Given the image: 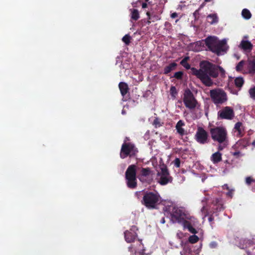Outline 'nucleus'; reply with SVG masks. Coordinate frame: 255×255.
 <instances>
[{
    "mask_svg": "<svg viewBox=\"0 0 255 255\" xmlns=\"http://www.w3.org/2000/svg\"><path fill=\"white\" fill-rule=\"evenodd\" d=\"M225 73L224 70L220 66H217L208 61H202L200 64V69L194 68L191 69L192 74L199 78L202 82L207 86H212L213 82L211 78H216L218 72Z\"/></svg>",
    "mask_w": 255,
    "mask_h": 255,
    "instance_id": "1",
    "label": "nucleus"
},
{
    "mask_svg": "<svg viewBox=\"0 0 255 255\" xmlns=\"http://www.w3.org/2000/svg\"><path fill=\"white\" fill-rule=\"evenodd\" d=\"M205 42L210 50L218 55L221 54L222 52L226 51L228 49L226 39L220 40L216 36H209L205 39Z\"/></svg>",
    "mask_w": 255,
    "mask_h": 255,
    "instance_id": "2",
    "label": "nucleus"
},
{
    "mask_svg": "<svg viewBox=\"0 0 255 255\" xmlns=\"http://www.w3.org/2000/svg\"><path fill=\"white\" fill-rule=\"evenodd\" d=\"M210 133L212 139L219 143L225 145L228 142L227 131L223 127H217L210 128Z\"/></svg>",
    "mask_w": 255,
    "mask_h": 255,
    "instance_id": "3",
    "label": "nucleus"
},
{
    "mask_svg": "<svg viewBox=\"0 0 255 255\" xmlns=\"http://www.w3.org/2000/svg\"><path fill=\"white\" fill-rule=\"evenodd\" d=\"M160 201V196L156 191L147 192L143 197V204L149 209L155 208Z\"/></svg>",
    "mask_w": 255,
    "mask_h": 255,
    "instance_id": "4",
    "label": "nucleus"
},
{
    "mask_svg": "<svg viewBox=\"0 0 255 255\" xmlns=\"http://www.w3.org/2000/svg\"><path fill=\"white\" fill-rule=\"evenodd\" d=\"M210 96L212 102L216 105L222 104L228 100L226 93L221 88H215L210 91Z\"/></svg>",
    "mask_w": 255,
    "mask_h": 255,
    "instance_id": "5",
    "label": "nucleus"
},
{
    "mask_svg": "<svg viewBox=\"0 0 255 255\" xmlns=\"http://www.w3.org/2000/svg\"><path fill=\"white\" fill-rule=\"evenodd\" d=\"M136 166L131 165L128 167L126 172L127 184L130 188H134L136 186Z\"/></svg>",
    "mask_w": 255,
    "mask_h": 255,
    "instance_id": "6",
    "label": "nucleus"
},
{
    "mask_svg": "<svg viewBox=\"0 0 255 255\" xmlns=\"http://www.w3.org/2000/svg\"><path fill=\"white\" fill-rule=\"evenodd\" d=\"M170 210H171V215L172 219L175 222L179 223L180 222H182L184 219H191V218L185 213L182 208L172 207Z\"/></svg>",
    "mask_w": 255,
    "mask_h": 255,
    "instance_id": "7",
    "label": "nucleus"
},
{
    "mask_svg": "<svg viewBox=\"0 0 255 255\" xmlns=\"http://www.w3.org/2000/svg\"><path fill=\"white\" fill-rule=\"evenodd\" d=\"M137 151L136 148L132 144L127 143L125 140L122 146L120 156L121 158H125L128 155H134Z\"/></svg>",
    "mask_w": 255,
    "mask_h": 255,
    "instance_id": "8",
    "label": "nucleus"
},
{
    "mask_svg": "<svg viewBox=\"0 0 255 255\" xmlns=\"http://www.w3.org/2000/svg\"><path fill=\"white\" fill-rule=\"evenodd\" d=\"M183 102L185 106L190 109H194L197 104L193 94L189 90H186L185 91L183 97Z\"/></svg>",
    "mask_w": 255,
    "mask_h": 255,
    "instance_id": "9",
    "label": "nucleus"
},
{
    "mask_svg": "<svg viewBox=\"0 0 255 255\" xmlns=\"http://www.w3.org/2000/svg\"><path fill=\"white\" fill-rule=\"evenodd\" d=\"M157 180L161 185H163L171 182L172 178L170 176L166 168L162 167L161 168L160 171L158 172Z\"/></svg>",
    "mask_w": 255,
    "mask_h": 255,
    "instance_id": "10",
    "label": "nucleus"
},
{
    "mask_svg": "<svg viewBox=\"0 0 255 255\" xmlns=\"http://www.w3.org/2000/svg\"><path fill=\"white\" fill-rule=\"evenodd\" d=\"M208 133L202 128L199 127L195 134L196 140L202 144L207 142Z\"/></svg>",
    "mask_w": 255,
    "mask_h": 255,
    "instance_id": "11",
    "label": "nucleus"
},
{
    "mask_svg": "<svg viewBox=\"0 0 255 255\" xmlns=\"http://www.w3.org/2000/svg\"><path fill=\"white\" fill-rule=\"evenodd\" d=\"M218 115L220 118L228 120H231L234 117L233 110L230 107L224 108L218 112Z\"/></svg>",
    "mask_w": 255,
    "mask_h": 255,
    "instance_id": "12",
    "label": "nucleus"
},
{
    "mask_svg": "<svg viewBox=\"0 0 255 255\" xmlns=\"http://www.w3.org/2000/svg\"><path fill=\"white\" fill-rule=\"evenodd\" d=\"M233 133L235 136L240 137L244 134L245 128L241 122L237 123L233 128Z\"/></svg>",
    "mask_w": 255,
    "mask_h": 255,
    "instance_id": "13",
    "label": "nucleus"
},
{
    "mask_svg": "<svg viewBox=\"0 0 255 255\" xmlns=\"http://www.w3.org/2000/svg\"><path fill=\"white\" fill-rule=\"evenodd\" d=\"M248 35H245L239 45L240 47L246 51H251L253 47L251 42L248 40Z\"/></svg>",
    "mask_w": 255,
    "mask_h": 255,
    "instance_id": "14",
    "label": "nucleus"
},
{
    "mask_svg": "<svg viewBox=\"0 0 255 255\" xmlns=\"http://www.w3.org/2000/svg\"><path fill=\"white\" fill-rule=\"evenodd\" d=\"M130 230L133 231V233L128 231L125 232V240L128 243L133 242L137 237V234L135 232V231L137 230L136 227L133 226Z\"/></svg>",
    "mask_w": 255,
    "mask_h": 255,
    "instance_id": "15",
    "label": "nucleus"
},
{
    "mask_svg": "<svg viewBox=\"0 0 255 255\" xmlns=\"http://www.w3.org/2000/svg\"><path fill=\"white\" fill-rule=\"evenodd\" d=\"M187 219H184L182 222H180L179 223L181 224L184 229H187L188 231L194 234L197 233V231L191 226V224L187 221Z\"/></svg>",
    "mask_w": 255,
    "mask_h": 255,
    "instance_id": "16",
    "label": "nucleus"
},
{
    "mask_svg": "<svg viewBox=\"0 0 255 255\" xmlns=\"http://www.w3.org/2000/svg\"><path fill=\"white\" fill-rule=\"evenodd\" d=\"M184 123L181 120L179 121L176 125V129L177 132L181 135L186 134V131L183 128V127L184 126Z\"/></svg>",
    "mask_w": 255,
    "mask_h": 255,
    "instance_id": "17",
    "label": "nucleus"
},
{
    "mask_svg": "<svg viewBox=\"0 0 255 255\" xmlns=\"http://www.w3.org/2000/svg\"><path fill=\"white\" fill-rule=\"evenodd\" d=\"M248 71L250 73L255 72V58L249 60L247 64Z\"/></svg>",
    "mask_w": 255,
    "mask_h": 255,
    "instance_id": "18",
    "label": "nucleus"
},
{
    "mask_svg": "<svg viewBox=\"0 0 255 255\" xmlns=\"http://www.w3.org/2000/svg\"><path fill=\"white\" fill-rule=\"evenodd\" d=\"M150 173V170L147 168H142L141 170V173L138 176V178L140 180L143 181L144 180V178L149 176Z\"/></svg>",
    "mask_w": 255,
    "mask_h": 255,
    "instance_id": "19",
    "label": "nucleus"
},
{
    "mask_svg": "<svg viewBox=\"0 0 255 255\" xmlns=\"http://www.w3.org/2000/svg\"><path fill=\"white\" fill-rule=\"evenodd\" d=\"M211 159L214 163H218L222 160V154L219 152H216L212 154Z\"/></svg>",
    "mask_w": 255,
    "mask_h": 255,
    "instance_id": "20",
    "label": "nucleus"
},
{
    "mask_svg": "<svg viewBox=\"0 0 255 255\" xmlns=\"http://www.w3.org/2000/svg\"><path fill=\"white\" fill-rule=\"evenodd\" d=\"M119 86L121 91V94L123 96L125 95L127 93L128 90V87L127 84L124 82H121L120 83Z\"/></svg>",
    "mask_w": 255,
    "mask_h": 255,
    "instance_id": "21",
    "label": "nucleus"
},
{
    "mask_svg": "<svg viewBox=\"0 0 255 255\" xmlns=\"http://www.w3.org/2000/svg\"><path fill=\"white\" fill-rule=\"evenodd\" d=\"M131 12V18L134 20H137L139 17V13L137 9H130Z\"/></svg>",
    "mask_w": 255,
    "mask_h": 255,
    "instance_id": "22",
    "label": "nucleus"
},
{
    "mask_svg": "<svg viewBox=\"0 0 255 255\" xmlns=\"http://www.w3.org/2000/svg\"><path fill=\"white\" fill-rule=\"evenodd\" d=\"M202 42L198 41L196 43H194L192 44V46L193 47V50L196 51H199L202 50L203 47L202 46Z\"/></svg>",
    "mask_w": 255,
    "mask_h": 255,
    "instance_id": "23",
    "label": "nucleus"
},
{
    "mask_svg": "<svg viewBox=\"0 0 255 255\" xmlns=\"http://www.w3.org/2000/svg\"><path fill=\"white\" fill-rule=\"evenodd\" d=\"M208 22L211 24H214L218 21V17L216 14H210L207 17Z\"/></svg>",
    "mask_w": 255,
    "mask_h": 255,
    "instance_id": "24",
    "label": "nucleus"
},
{
    "mask_svg": "<svg viewBox=\"0 0 255 255\" xmlns=\"http://www.w3.org/2000/svg\"><path fill=\"white\" fill-rule=\"evenodd\" d=\"M177 64L175 63H172L169 64L168 66L166 67L164 69V73L167 74L170 71L173 70L176 66Z\"/></svg>",
    "mask_w": 255,
    "mask_h": 255,
    "instance_id": "25",
    "label": "nucleus"
},
{
    "mask_svg": "<svg viewBox=\"0 0 255 255\" xmlns=\"http://www.w3.org/2000/svg\"><path fill=\"white\" fill-rule=\"evenodd\" d=\"M242 15L244 18L247 19H250L252 15L250 11L246 8L242 10Z\"/></svg>",
    "mask_w": 255,
    "mask_h": 255,
    "instance_id": "26",
    "label": "nucleus"
},
{
    "mask_svg": "<svg viewBox=\"0 0 255 255\" xmlns=\"http://www.w3.org/2000/svg\"><path fill=\"white\" fill-rule=\"evenodd\" d=\"M189 59V57H186L180 62V64L187 69H189L190 68V65L187 63Z\"/></svg>",
    "mask_w": 255,
    "mask_h": 255,
    "instance_id": "27",
    "label": "nucleus"
},
{
    "mask_svg": "<svg viewBox=\"0 0 255 255\" xmlns=\"http://www.w3.org/2000/svg\"><path fill=\"white\" fill-rule=\"evenodd\" d=\"M244 80L242 77H238L235 80V83L237 87L240 88L244 83Z\"/></svg>",
    "mask_w": 255,
    "mask_h": 255,
    "instance_id": "28",
    "label": "nucleus"
},
{
    "mask_svg": "<svg viewBox=\"0 0 255 255\" xmlns=\"http://www.w3.org/2000/svg\"><path fill=\"white\" fill-rule=\"evenodd\" d=\"M199 238L196 235H192L189 237L188 241L191 244H194L199 241Z\"/></svg>",
    "mask_w": 255,
    "mask_h": 255,
    "instance_id": "29",
    "label": "nucleus"
},
{
    "mask_svg": "<svg viewBox=\"0 0 255 255\" xmlns=\"http://www.w3.org/2000/svg\"><path fill=\"white\" fill-rule=\"evenodd\" d=\"M135 253H138L139 254H142L143 252V245L140 242H138V248L134 249Z\"/></svg>",
    "mask_w": 255,
    "mask_h": 255,
    "instance_id": "30",
    "label": "nucleus"
},
{
    "mask_svg": "<svg viewBox=\"0 0 255 255\" xmlns=\"http://www.w3.org/2000/svg\"><path fill=\"white\" fill-rule=\"evenodd\" d=\"M244 65V62L243 61H240L236 67V70L238 71H241L242 70Z\"/></svg>",
    "mask_w": 255,
    "mask_h": 255,
    "instance_id": "31",
    "label": "nucleus"
},
{
    "mask_svg": "<svg viewBox=\"0 0 255 255\" xmlns=\"http://www.w3.org/2000/svg\"><path fill=\"white\" fill-rule=\"evenodd\" d=\"M122 40L126 44H128L130 42V36L128 35H126L123 37Z\"/></svg>",
    "mask_w": 255,
    "mask_h": 255,
    "instance_id": "32",
    "label": "nucleus"
},
{
    "mask_svg": "<svg viewBox=\"0 0 255 255\" xmlns=\"http://www.w3.org/2000/svg\"><path fill=\"white\" fill-rule=\"evenodd\" d=\"M250 97L255 100V87L252 88L249 90Z\"/></svg>",
    "mask_w": 255,
    "mask_h": 255,
    "instance_id": "33",
    "label": "nucleus"
},
{
    "mask_svg": "<svg viewBox=\"0 0 255 255\" xmlns=\"http://www.w3.org/2000/svg\"><path fill=\"white\" fill-rule=\"evenodd\" d=\"M201 211L204 215V217L207 216V215H208V208L204 204L203 207L201 209Z\"/></svg>",
    "mask_w": 255,
    "mask_h": 255,
    "instance_id": "34",
    "label": "nucleus"
},
{
    "mask_svg": "<svg viewBox=\"0 0 255 255\" xmlns=\"http://www.w3.org/2000/svg\"><path fill=\"white\" fill-rule=\"evenodd\" d=\"M153 124L155 126V128L159 127L160 126H161V124H160V121L157 118H156L154 120Z\"/></svg>",
    "mask_w": 255,
    "mask_h": 255,
    "instance_id": "35",
    "label": "nucleus"
},
{
    "mask_svg": "<svg viewBox=\"0 0 255 255\" xmlns=\"http://www.w3.org/2000/svg\"><path fill=\"white\" fill-rule=\"evenodd\" d=\"M176 236L178 239H182L184 237V235L181 231H178L176 234Z\"/></svg>",
    "mask_w": 255,
    "mask_h": 255,
    "instance_id": "36",
    "label": "nucleus"
},
{
    "mask_svg": "<svg viewBox=\"0 0 255 255\" xmlns=\"http://www.w3.org/2000/svg\"><path fill=\"white\" fill-rule=\"evenodd\" d=\"M174 164L176 167H179L180 166V161L179 159L176 158L174 161Z\"/></svg>",
    "mask_w": 255,
    "mask_h": 255,
    "instance_id": "37",
    "label": "nucleus"
},
{
    "mask_svg": "<svg viewBox=\"0 0 255 255\" xmlns=\"http://www.w3.org/2000/svg\"><path fill=\"white\" fill-rule=\"evenodd\" d=\"M182 74V72H177L175 73L174 77L177 79H180L181 78Z\"/></svg>",
    "mask_w": 255,
    "mask_h": 255,
    "instance_id": "38",
    "label": "nucleus"
},
{
    "mask_svg": "<svg viewBox=\"0 0 255 255\" xmlns=\"http://www.w3.org/2000/svg\"><path fill=\"white\" fill-rule=\"evenodd\" d=\"M170 93L172 96H174L176 94V88L174 87H171L170 88Z\"/></svg>",
    "mask_w": 255,
    "mask_h": 255,
    "instance_id": "39",
    "label": "nucleus"
},
{
    "mask_svg": "<svg viewBox=\"0 0 255 255\" xmlns=\"http://www.w3.org/2000/svg\"><path fill=\"white\" fill-rule=\"evenodd\" d=\"M252 181V179L251 177H247L246 179V182L247 184H251V182Z\"/></svg>",
    "mask_w": 255,
    "mask_h": 255,
    "instance_id": "40",
    "label": "nucleus"
},
{
    "mask_svg": "<svg viewBox=\"0 0 255 255\" xmlns=\"http://www.w3.org/2000/svg\"><path fill=\"white\" fill-rule=\"evenodd\" d=\"M217 244L215 242H212L210 244V246L212 248H216L217 247Z\"/></svg>",
    "mask_w": 255,
    "mask_h": 255,
    "instance_id": "41",
    "label": "nucleus"
},
{
    "mask_svg": "<svg viewBox=\"0 0 255 255\" xmlns=\"http://www.w3.org/2000/svg\"><path fill=\"white\" fill-rule=\"evenodd\" d=\"M178 14L176 12H173L171 14V17L174 18L177 16Z\"/></svg>",
    "mask_w": 255,
    "mask_h": 255,
    "instance_id": "42",
    "label": "nucleus"
},
{
    "mask_svg": "<svg viewBox=\"0 0 255 255\" xmlns=\"http://www.w3.org/2000/svg\"><path fill=\"white\" fill-rule=\"evenodd\" d=\"M227 144V143L225 145H224V144H223L224 146H222V145H219V146H218V149H219V150H222L224 148V147H225Z\"/></svg>",
    "mask_w": 255,
    "mask_h": 255,
    "instance_id": "43",
    "label": "nucleus"
},
{
    "mask_svg": "<svg viewBox=\"0 0 255 255\" xmlns=\"http://www.w3.org/2000/svg\"><path fill=\"white\" fill-rule=\"evenodd\" d=\"M147 4L146 3H143L142 4V7L143 8H146L147 7Z\"/></svg>",
    "mask_w": 255,
    "mask_h": 255,
    "instance_id": "44",
    "label": "nucleus"
},
{
    "mask_svg": "<svg viewBox=\"0 0 255 255\" xmlns=\"http://www.w3.org/2000/svg\"><path fill=\"white\" fill-rule=\"evenodd\" d=\"M165 222L164 218H162L161 220V223L162 224H164Z\"/></svg>",
    "mask_w": 255,
    "mask_h": 255,
    "instance_id": "45",
    "label": "nucleus"
},
{
    "mask_svg": "<svg viewBox=\"0 0 255 255\" xmlns=\"http://www.w3.org/2000/svg\"><path fill=\"white\" fill-rule=\"evenodd\" d=\"M252 144L255 147V140L253 142Z\"/></svg>",
    "mask_w": 255,
    "mask_h": 255,
    "instance_id": "46",
    "label": "nucleus"
},
{
    "mask_svg": "<svg viewBox=\"0 0 255 255\" xmlns=\"http://www.w3.org/2000/svg\"><path fill=\"white\" fill-rule=\"evenodd\" d=\"M125 111L124 110L122 111V114H125Z\"/></svg>",
    "mask_w": 255,
    "mask_h": 255,
    "instance_id": "47",
    "label": "nucleus"
},
{
    "mask_svg": "<svg viewBox=\"0 0 255 255\" xmlns=\"http://www.w3.org/2000/svg\"><path fill=\"white\" fill-rule=\"evenodd\" d=\"M197 11H198V10H196V11H195V12L194 13V14L195 15V13L197 12Z\"/></svg>",
    "mask_w": 255,
    "mask_h": 255,
    "instance_id": "48",
    "label": "nucleus"
},
{
    "mask_svg": "<svg viewBox=\"0 0 255 255\" xmlns=\"http://www.w3.org/2000/svg\"><path fill=\"white\" fill-rule=\"evenodd\" d=\"M204 180H205V178H202V182H204Z\"/></svg>",
    "mask_w": 255,
    "mask_h": 255,
    "instance_id": "49",
    "label": "nucleus"
},
{
    "mask_svg": "<svg viewBox=\"0 0 255 255\" xmlns=\"http://www.w3.org/2000/svg\"><path fill=\"white\" fill-rule=\"evenodd\" d=\"M206 1H211V0H205Z\"/></svg>",
    "mask_w": 255,
    "mask_h": 255,
    "instance_id": "50",
    "label": "nucleus"
},
{
    "mask_svg": "<svg viewBox=\"0 0 255 255\" xmlns=\"http://www.w3.org/2000/svg\"><path fill=\"white\" fill-rule=\"evenodd\" d=\"M147 15L149 16V12H147Z\"/></svg>",
    "mask_w": 255,
    "mask_h": 255,
    "instance_id": "51",
    "label": "nucleus"
},
{
    "mask_svg": "<svg viewBox=\"0 0 255 255\" xmlns=\"http://www.w3.org/2000/svg\"><path fill=\"white\" fill-rule=\"evenodd\" d=\"M131 248H132V247H129V250H130Z\"/></svg>",
    "mask_w": 255,
    "mask_h": 255,
    "instance_id": "52",
    "label": "nucleus"
},
{
    "mask_svg": "<svg viewBox=\"0 0 255 255\" xmlns=\"http://www.w3.org/2000/svg\"><path fill=\"white\" fill-rule=\"evenodd\" d=\"M210 221H212V219L211 218L209 219Z\"/></svg>",
    "mask_w": 255,
    "mask_h": 255,
    "instance_id": "53",
    "label": "nucleus"
},
{
    "mask_svg": "<svg viewBox=\"0 0 255 255\" xmlns=\"http://www.w3.org/2000/svg\"><path fill=\"white\" fill-rule=\"evenodd\" d=\"M145 0L146 1H148L149 0Z\"/></svg>",
    "mask_w": 255,
    "mask_h": 255,
    "instance_id": "54",
    "label": "nucleus"
}]
</instances>
